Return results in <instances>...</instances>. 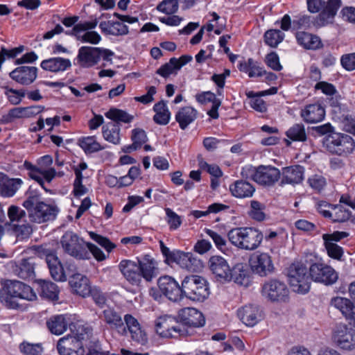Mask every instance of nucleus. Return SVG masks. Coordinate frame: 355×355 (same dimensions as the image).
<instances>
[{
    "instance_id": "1",
    "label": "nucleus",
    "mask_w": 355,
    "mask_h": 355,
    "mask_svg": "<svg viewBox=\"0 0 355 355\" xmlns=\"http://www.w3.org/2000/svg\"><path fill=\"white\" fill-rule=\"evenodd\" d=\"M22 205L27 210L30 220L37 223L53 220L59 212L55 205L40 201L39 195L31 191L26 193V199Z\"/></svg>"
},
{
    "instance_id": "2",
    "label": "nucleus",
    "mask_w": 355,
    "mask_h": 355,
    "mask_svg": "<svg viewBox=\"0 0 355 355\" xmlns=\"http://www.w3.org/2000/svg\"><path fill=\"white\" fill-rule=\"evenodd\" d=\"M227 237L230 242L237 248L253 251L261 245L263 235L254 227H241L230 230Z\"/></svg>"
},
{
    "instance_id": "3",
    "label": "nucleus",
    "mask_w": 355,
    "mask_h": 355,
    "mask_svg": "<svg viewBox=\"0 0 355 355\" xmlns=\"http://www.w3.org/2000/svg\"><path fill=\"white\" fill-rule=\"evenodd\" d=\"M15 298L32 301L36 299V294L31 286L16 280H6L0 289V300L10 309H16L18 304Z\"/></svg>"
},
{
    "instance_id": "4",
    "label": "nucleus",
    "mask_w": 355,
    "mask_h": 355,
    "mask_svg": "<svg viewBox=\"0 0 355 355\" xmlns=\"http://www.w3.org/2000/svg\"><path fill=\"white\" fill-rule=\"evenodd\" d=\"M113 55L114 53L107 49L83 46L78 51L76 60L78 66L83 68L93 67L103 60L101 67H105L112 63Z\"/></svg>"
},
{
    "instance_id": "5",
    "label": "nucleus",
    "mask_w": 355,
    "mask_h": 355,
    "mask_svg": "<svg viewBox=\"0 0 355 355\" xmlns=\"http://www.w3.org/2000/svg\"><path fill=\"white\" fill-rule=\"evenodd\" d=\"M323 146L332 155L347 157L355 150V141L349 135L331 132L325 136Z\"/></svg>"
},
{
    "instance_id": "6",
    "label": "nucleus",
    "mask_w": 355,
    "mask_h": 355,
    "mask_svg": "<svg viewBox=\"0 0 355 355\" xmlns=\"http://www.w3.org/2000/svg\"><path fill=\"white\" fill-rule=\"evenodd\" d=\"M182 300L187 297L192 301L202 302L209 295L207 280L199 275H189L182 282Z\"/></svg>"
},
{
    "instance_id": "7",
    "label": "nucleus",
    "mask_w": 355,
    "mask_h": 355,
    "mask_svg": "<svg viewBox=\"0 0 355 355\" xmlns=\"http://www.w3.org/2000/svg\"><path fill=\"white\" fill-rule=\"evenodd\" d=\"M308 10L311 13L322 11L317 16L318 26H324L331 21L340 7V0H328L327 3L324 0H306Z\"/></svg>"
},
{
    "instance_id": "8",
    "label": "nucleus",
    "mask_w": 355,
    "mask_h": 355,
    "mask_svg": "<svg viewBox=\"0 0 355 355\" xmlns=\"http://www.w3.org/2000/svg\"><path fill=\"white\" fill-rule=\"evenodd\" d=\"M156 333L162 338H175L184 336L187 331L175 317L170 315H161L155 321Z\"/></svg>"
},
{
    "instance_id": "9",
    "label": "nucleus",
    "mask_w": 355,
    "mask_h": 355,
    "mask_svg": "<svg viewBox=\"0 0 355 355\" xmlns=\"http://www.w3.org/2000/svg\"><path fill=\"white\" fill-rule=\"evenodd\" d=\"M288 277L294 292L304 294L309 291L310 275H307V269L302 263L291 264L288 269Z\"/></svg>"
},
{
    "instance_id": "10",
    "label": "nucleus",
    "mask_w": 355,
    "mask_h": 355,
    "mask_svg": "<svg viewBox=\"0 0 355 355\" xmlns=\"http://www.w3.org/2000/svg\"><path fill=\"white\" fill-rule=\"evenodd\" d=\"M261 294L272 302H287L289 300V290L284 282L272 279L262 286Z\"/></svg>"
},
{
    "instance_id": "11",
    "label": "nucleus",
    "mask_w": 355,
    "mask_h": 355,
    "mask_svg": "<svg viewBox=\"0 0 355 355\" xmlns=\"http://www.w3.org/2000/svg\"><path fill=\"white\" fill-rule=\"evenodd\" d=\"M250 178L260 185L273 186L281 178V171L273 166L260 165L249 169Z\"/></svg>"
},
{
    "instance_id": "12",
    "label": "nucleus",
    "mask_w": 355,
    "mask_h": 355,
    "mask_svg": "<svg viewBox=\"0 0 355 355\" xmlns=\"http://www.w3.org/2000/svg\"><path fill=\"white\" fill-rule=\"evenodd\" d=\"M62 247L64 252L77 259H89V253L83 241L72 232H67L61 238Z\"/></svg>"
},
{
    "instance_id": "13",
    "label": "nucleus",
    "mask_w": 355,
    "mask_h": 355,
    "mask_svg": "<svg viewBox=\"0 0 355 355\" xmlns=\"http://www.w3.org/2000/svg\"><path fill=\"white\" fill-rule=\"evenodd\" d=\"M159 291L168 300L180 302L182 300V288L178 282L171 276L162 275L157 279Z\"/></svg>"
},
{
    "instance_id": "14",
    "label": "nucleus",
    "mask_w": 355,
    "mask_h": 355,
    "mask_svg": "<svg viewBox=\"0 0 355 355\" xmlns=\"http://www.w3.org/2000/svg\"><path fill=\"white\" fill-rule=\"evenodd\" d=\"M208 265L216 281L225 284L232 279V270L226 259L223 257L211 256L209 259Z\"/></svg>"
},
{
    "instance_id": "15",
    "label": "nucleus",
    "mask_w": 355,
    "mask_h": 355,
    "mask_svg": "<svg viewBox=\"0 0 355 355\" xmlns=\"http://www.w3.org/2000/svg\"><path fill=\"white\" fill-rule=\"evenodd\" d=\"M309 275L313 281L325 285L334 284L338 278V273L332 267L322 263L311 264L309 268Z\"/></svg>"
},
{
    "instance_id": "16",
    "label": "nucleus",
    "mask_w": 355,
    "mask_h": 355,
    "mask_svg": "<svg viewBox=\"0 0 355 355\" xmlns=\"http://www.w3.org/2000/svg\"><path fill=\"white\" fill-rule=\"evenodd\" d=\"M332 339L338 347L352 349L355 347V330L346 324H339L334 331Z\"/></svg>"
},
{
    "instance_id": "17",
    "label": "nucleus",
    "mask_w": 355,
    "mask_h": 355,
    "mask_svg": "<svg viewBox=\"0 0 355 355\" xmlns=\"http://www.w3.org/2000/svg\"><path fill=\"white\" fill-rule=\"evenodd\" d=\"M60 355H84V344L81 340L68 335L61 338L57 344Z\"/></svg>"
},
{
    "instance_id": "18",
    "label": "nucleus",
    "mask_w": 355,
    "mask_h": 355,
    "mask_svg": "<svg viewBox=\"0 0 355 355\" xmlns=\"http://www.w3.org/2000/svg\"><path fill=\"white\" fill-rule=\"evenodd\" d=\"M118 266L123 277L130 284L137 286L141 285L142 277L137 261L123 259L120 261Z\"/></svg>"
},
{
    "instance_id": "19",
    "label": "nucleus",
    "mask_w": 355,
    "mask_h": 355,
    "mask_svg": "<svg viewBox=\"0 0 355 355\" xmlns=\"http://www.w3.org/2000/svg\"><path fill=\"white\" fill-rule=\"evenodd\" d=\"M252 271L260 276H266L274 270L271 257L266 252L253 254L250 259Z\"/></svg>"
},
{
    "instance_id": "20",
    "label": "nucleus",
    "mask_w": 355,
    "mask_h": 355,
    "mask_svg": "<svg viewBox=\"0 0 355 355\" xmlns=\"http://www.w3.org/2000/svg\"><path fill=\"white\" fill-rule=\"evenodd\" d=\"M137 264L139 267L140 273L146 282H150L158 272V263L150 254H144L137 257Z\"/></svg>"
},
{
    "instance_id": "21",
    "label": "nucleus",
    "mask_w": 355,
    "mask_h": 355,
    "mask_svg": "<svg viewBox=\"0 0 355 355\" xmlns=\"http://www.w3.org/2000/svg\"><path fill=\"white\" fill-rule=\"evenodd\" d=\"M9 76L19 84L28 85L33 83L37 76V68L30 66H20L13 69Z\"/></svg>"
},
{
    "instance_id": "22",
    "label": "nucleus",
    "mask_w": 355,
    "mask_h": 355,
    "mask_svg": "<svg viewBox=\"0 0 355 355\" xmlns=\"http://www.w3.org/2000/svg\"><path fill=\"white\" fill-rule=\"evenodd\" d=\"M178 318L182 324L191 327H200L205 323L203 314L193 307L180 309L178 312Z\"/></svg>"
},
{
    "instance_id": "23",
    "label": "nucleus",
    "mask_w": 355,
    "mask_h": 355,
    "mask_svg": "<svg viewBox=\"0 0 355 355\" xmlns=\"http://www.w3.org/2000/svg\"><path fill=\"white\" fill-rule=\"evenodd\" d=\"M281 171V184H300L304 178V168L300 165L284 167Z\"/></svg>"
},
{
    "instance_id": "24",
    "label": "nucleus",
    "mask_w": 355,
    "mask_h": 355,
    "mask_svg": "<svg viewBox=\"0 0 355 355\" xmlns=\"http://www.w3.org/2000/svg\"><path fill=\"white\" fill-rule=\"evenodd\" d=\"M159 246L167 264L177 263L182 268L189 267L190 262L189 254L181 251H171L162 241L159 242Z\"/></svg>"
},
{
    "instance_id": "25",
    "label": "nucleus",
    "mask_w": 355,
    "mask_h": 355,
    "mask_svg": "<svg viewBox=\"0 0 355 355\" xmlns=\"http://www.w3.org/2000/svg\"><path fill=\"white\" fill-rule=\"evenodd\" d=\"M100 318L105 322L109 329H114L121 334H126L121 315L114 309L107 308L103 310Z\"/></svg>"
},
{
    "instance_id": "26",
    "label": "nucleus",
    "mask_w": 355,
    "mask_h": 355,
    "mask_svg": "<svg viewBox=\"0 0 355 355\" xmlns=\"http://www.w3.org/2000/svg\"><path fill=\"white\" fill-rule=\"evenodd\" d=\"M239 320L248 327H253L261 320V312L258 306L253 304H246L236 311Z\"/></svg>"
},
{
    "instance_id": "27",
    "label": "nucleus",
    "mask_w": 355,
    "mask_h": 355,
    "mask_svg": "<svg viewBox=\"0 0 355 355\" xmlns=\"http://www.w3.org/2000/svg\"><path fill=\"white\" fill-rule=\"evenodd\" d=\"M40 67L44 71L59 73L69 69L71 62L68 58L53 57L42 60Z\"/></svg>"
},
{
    "instance_id": "28",
    "label": "nucleus",
    "mask_w": 355,
    "mask_h": 355,
    "mask_svg": "<svg viewBox=\"0 0 355 355\" xmlns=\"http://www.w3.org/2000/svg\"><path fill=\"white\" fill-rule=\"evenodd\" d=\"M300 115L307 123H316L324 119L325 110L320 103H315L307 105L302 110Z\"/></svg>"
},
{
    "instance_id": "29",
    "label": "nucleus",
    "mask_w": 355,
    "mask_h": 355,
    "mask_svg": "<svg viewBox=\"0 0 355 355\" xmlns=\"http://www.w3.org/2000/svg\"><path fill=\"white\" fill-rule=\"evenodd\" d=\"M69 284L73 293L83 297L89 296L91 286L89 279L85 275L77 273L72 275L69 280Z\"/></svg>"
},
{
    "instance_id": "30",
    "label": "nucleus",
    "mask_w": 355,
    "mask_h": 355,
    "mask_svg": "<svg viewBox=\"0 0 355 355\" xmlns=\"http://www.w3.org/2000/svg\"><path fill=\"white\" fill-rule=\"evenodd\" d=\"M125 323L126 333L128 331L132 339L137 343H143L146 340V334L141 328L137 319L130 314H126L124 316Z\"/></svg>"
},
{
    "instance_id": "31",
    "label": "nucleus",
    "mask_w": 355,
    "mask_h": 355,
    "mask_svg": "<svg viewBox=\"0 0 355 355\" xmlns=\"http://www.w3.org/2000/svg\"><path fill=\"white\" fill-rule=\"evenodd\" d=\"M229 190L232 196L243 199L251 198L255 191V188L252 184L246 180H238L230 184Z\"/></svg>"
},
{
    "instance_id": "32",
    "label": "nucleus",
    "mask_w": 355,
    "mask_h": 355,
    "mask_svg": "<svg viewBox=\"0 0 355 355\" xmlns=\"http://www.w3.org/2000/svg\"><path fill=\"white\" fill-rule=\"evenodd\" d=\"M295 36L297 44L305 49L318 50L323 47L321 39L316 35L305 31H297Z\"/></svg>"
},
{
    "instance_id": "33",
    "label": "nucleus",
    "mask_w": 355,
    "mask_h": 355,
    "mask_svg": "<svg viewBox=\"0 0 355 355\" xmlns=\"http://www.w3.org/2000/svg\"><path fill=\"white\" fill-rule=\"evenodd\" d=\"M24 182L21 178H0V195L3 198H11L21 187Z\"/></svg>"
},
{
    "instance_id": "34",
    "label": "nucleus",
    "mask_w": 355,
    "mask_h": 355,
    "mask_svg": "<svg viewBox=\"0 0 355 355\" xmlns=\"http://www.w3.org/2000/svg\"><path fill=\"white\" fill-rule=\"evenodd\" d=\"M198 111L191 106H185L180 108L175 114V120L179 123L180 128L184 130L197 118Z\"/></svg>"
},
{
    "instance_id": "35",
    "label": "nucleus",
    "mask_w": 355,
    "mask_h": 355,
    "mask_svg": "<svg viewBox=\"0 0 355 355\" xmlns=\"http://www.w3.org/2000/svg\"><path fill=\"white\" fill-rule=\"evenodd\" d=\"M68 317L67 315H54L46 321L49 330L55 335H61L67 329Z\"/></svg>"
},
{
    "instance_id": "36",
    "label": "nucleus",
    "mask_w": 355,
    "mask_h": 355,
    "mask_svg": "<svg viewBox=\"0 0 355 355\" xmlns=\"http://www.w3.org/2000/svg\"><path fill=\"white\" fill-rule=\"evenodd\" d=\"M99 28L106 35L119 36L128 33V27L121 21H101Z\"/></svg>"
},
{
    "instance_id": "37",
    "label": "nucleus",
    "mask_w": 355,
    "mask_h": 355,
    "mask_svg": "<svg viewBox=\"0 0 355 355\" xmlns=\"http://www.w3.org/2000/svg\"><path fill=\"white\" fill-rule=\"evenodd\" d=\"M77 144L86 155H91L105 148L101 144L95 136L82 137L78 139Z\"/></svg>"
},
{
    "instance_id": "38",
    "label": "nucleus",
    "mask_w": 355,
    "mask_h": 355,
    "mask_svg": "<svg viewBox=\"0 0 355 355\" xmlns=\"http://www.w3.org/2000/svg\"><path fill=\"white\" fill-rule=\"evenodd\" d=\"M34 263L29 259H24L13 267V272L19 278L31 280L35 277Z\"/></svg>"
},
{
    "instance_id": "39",
    "label": "nucleus",
    "mask_w": 355,
    "mask_h": 355,
    "mask_svg": "<svg viewBox=\"0 0 355 355\" xmlns=\"http://www.w3.org/2000/svg\"><path fill=\"white\" fill-rule=\"evenodd\" d=\"M153 110L155 113L153 116V121L155 123L165 125L169 123L171 112L168 110L166 101L162 100L156 103Z\"/></svg>"
},
{
    "instance_id": "40",
    "label": "nucleus",
    "mask_w": 355,
    "mask_h": 355,
    "mask_svg": "<svg viewBox=\"0 0 355 355\" xmlns=\"http://www.w3.org/2000/svg\"><path fill=\"white\" fill-rule=\"evenodd\" d=\"M240 71L245 73L250 78L261 77L265 73L263 67L259 66L252 58L241 62L238 66Z\"/></svg>"
},
{
    "instance_id": "41",
    "label": "nucleus",
    "mask_w": 355,
    "mask_h": 355,
    "mask_svg": "<svg viewBox=\"0 0 355 355\" xmlns=\"http://www.w3.org/2000/svg\"><path fill=\"white\" fill-rule=\"evenodd\" d=\"M120 126L114 122H109L102 127L103 137L107 141L117 145L120 143Z\"/></svg>"
},
{
    "instance_id": "42",
    "label": "nucleus",
    "mask_w": 355,
    "mask_h": 355,
    "mask_svg": "<svg viewBox=\"0 0 355 355\" xmlns=\"http://www.w3.org/2000/svg\"><path fill=\"white\" fill-rule=\"evenodd\" d=\"M331 304L338 309L347 320L355 311L354 303L349 299L342 297H336L331 300Z\"/></svg>"
},
{
    "instance_id": "43",
    "label": "nucleus",
    "mask_w": 355,
    "mask_h": 355,
    "mask_svg": "<svg viewBox=\"0 0 355 355\" xmlns=\"http://www.w3.org/2000/svg\"><path fill=\"white\" fill-rule=\"evenodd\" d=\"M131 140L132 144L131 145L125 146L124 149L126 152L136 150L141 148V146L148 141V137L146 132L141 128H135L131 132Z\"/></svg>"
},
{
    "instance_id": "44",
    "label": "nucleus",
    "mask_w": 355,
    "mask_h": 355,
    "mask_svg": "<svg viewBox=\"0 0 355 355\" xmlns=\"http://www.w3.org/2000/svg\"><path fill=\"white\" fill-rule=\"evenodd\" d=\"M49 269L50 274L55 281L64 282L66 280V276L62 266L58 257H50L49 261L46 262Z\"/></svg>"
},
{
    "instance_id": "45",
    "label": "nucleus",
    "mask_w": 355,
    "mask_h": 355,
    "mask_svg": "<svg viewBox=\"0 0 355 355\" xmlns=\"http://www.w3.org/2000/svg\"><path fill=\"white\" fill-rule=\"evenodd\" d=\"M37 284L40 286L42 296L52 300L58 298L59 291L55 284L42 279L37 280Z\"/></svg>"
},
{
    "instance_id": "46",
    "label": "nucleus",
    "mask_w": 355,
    "mask_h": 355,
    "mask_svg": "<svg viewBox=\"0 0 355 355\" xmlns=\"http://www.w3.org/2000/svg\"><path fill=\"white\" fill-rule=\"evenodd\" d=\"M245 96L249 100L250 106L254 110L259 112H265L267 110V104L261 98L262 95L260 92H255L254 91H246Z\"/></svg>"
},
{
    "instance_id": "47",
    "label": "nucleus",
    "mask_w": 355,
    "mask_h": 355,
    "mask_svg": "<svg viewBox=\"0 0 355 355\" xmlns=\"http://www.w3.org/2000/svg\"><path fill=\"white\" fill-rule=\"evenodd\" d=\"M351 217L350 211L341 205L332 206L330 219L333 222L343 223L347 221Z\"/></svg>"
},
{
    "instance_id": "48",
    "label": "nucleus",
    "mask_w": 355,
    "mask_h": 355,
    "mask_svg": "<svg viewBox=\"0 0 355 355\" xmlns=\"http://www.w3.org/2000/svg\"><path fill=\"white\" fill-rule=\"evenodd\" d=\"M263 37L268 46L276 48L284 40L285 34L278 29H270L265 33Z\"/></svg>"
},
{
    "instance_id": "49",
    "label": "nucleus",
    "mask_w": 355,
    "mask_h": 355,
    "mask_svg": "<svg viewBox=\"0 0 355 355\" xmlns=\"http://www.w3.org/2000/svg\"><path fill=\"white\" fill-rule=\"evenodd\" d=\"M286 135L294 141H305L306 134L304 125L302 123H295L288 129Z\"/></svg>"
},
{
    "instance_id": "50",
    "label": "nucleus",
    "mask_w": 355,
    "mask_h": 355,
    "mask_svg": "<svg viewBox=\"0 0 355 355\" xmlns=\"http://www.w3.org/2000/svg\"><path fill=\"white\" fill-rule=\"evenodd\" d=\"M105 117L118 124L119 122L130 123L133 117L126 112L117 108H111L105 113Z\"/></svg>"
},
{
    "instance_id": "51",
    "label": "nucleus",
    "mask_w": 355,
    "mask_h": 355,
    "mask_svg": "<svg viewBox=\"0 0 355 355\" xmlns=\"http://www.w3.org/2000/svg\"><path fill=\"white\" fill-rule=\"evenodd\" d=\"M69 329L73 332V338H76L83 343L84 340H87L92 334V329L89 327H86L79 324H69Z\"/></svg>"
},
{
    "instance_id": "52",
    "label": "nucleus",
    "mask_w": 355,
    "mask_h": 355,
    "mask_svg": "<svg viewBox=\"0 0 355 355\" xmlns=\"http://www.w3.org/2000/svg\"><path fill=\"white\" fill-rule=\"evenodd\" d=\"M24 168L28 171V176L37 182L45 191L48 189L45 187L46 180L40 173V171L31 162L25 160L23 164Z\"/></svg>"
},
{
    "instance_id": "53",
    "label": "nucleus",
    "mask_w": 355,
    "mask_h": 355,
    "mask_svg": "<svg viewBox=\"0 0 355 355\" xmlns=\"http://www.w3.org/2000/svg\"><path fill=\"white\" fill-rule=\"evenodd\" d=\"M4 94L10 104L17 105H19L26 96V89H15L6 87L4 88Z\"/></svg>"
},
{
    "instance_id": "54",
    "label": "nucleus",
    "mask_w": 355,
    "mask_h": 355,
    "mask_svg": "<svg viewBox=\"0 0 355 355\" xmlns=\"http://www.w3.org/2000/svg\"><path fill=\"white\" fill-rule=\"evenodd\" d=\"M29 251L40 258H45L46 262L49 261L50 257H55L54 250L50 247L49 244H42L40 245H33L29 248Z\"/></svg>"
},
{
    "instance_id": "55",
    "label": "nucleus",
    "mask_w": 355,
    "mask_h": 355,
    "mask_svg": "<svg viewBox=\"0 0 355 355\" xmlns=\"http://www.w3.org/2000/svg\"><path fill=\"white\" fill-rule=\"evenodd\" d=\"M311 17L307 15H299L293 20L292 31L297 32L299 30H307L311 26Z\"/></svg>"
},
{
    "instance_id": "56",
    "label": "nucleus",
    "mask_w": 355,
    "mask_h": 355,
    "mask_svg": "<svg viewBox=\"0 0 355 355\" xmlns=\"http://www.w3.org/2000/svg\"><path fill=\"white\" fill-rule=\"evenodd\" d=\"M83 175H80L79 172L76 173V176L73 182L72 193L76 198H80L81 196L88 193L89 189L83 184Z\"/></svg>"
},
{
    "instance_id": "57",
    "label": "nucleus",
    "mask_w": 355,
    "mask_h": 355,
    "mask_svg": "<svg viewBox=\"0 0 355 355\" xmlns=\"http://www.w3.org/2000/svg\"><path fill=\"white\" fill-rule=\"evenodd\" d=\"M264 207V205L260 202L252 200L249 216L255 220L263 221L266 218L265 213L263 212Z\"/></svg>"
},
{
    "instance_id": "58",
    "label": "nucleus",
    "mask_w": 355,
    "mask_h": 355,
    "mask_svg": "<svg viewBox=\"0 0 355 355\" xmlns=\"http://www.w3.org/2000/svg\"><path fill=\"white\" fill-rule=\"evenodd\" d=\"M176 62L177 60L175 58H171L168 62L162 65L156 71V73L164 78H168L171 75L176 74L178 71L176 69Z\"/></svg>"
},
{
    "instance_id": "59",
    "label": "nucleus",
    "mask_w": 355,
    "mask_h": 355,
    "mask_svg": "<svg viewBox=\"0 0 355 355\" xmlns=\"http://www.w3.org/2000/svg\"><path fill=\"white\" fill-rule=\"evenodd\" d=\"M307 183L313 191L320 193L326 187L327 180L322 175L315 174L308 178Z\"/></svg>"
},
{
    "instance_id": "60",
    "label": "nucleus",
    "mask_w": 355,
    "mask_h": 355,
    "mask_svg": "<svg viewBox=\"0 0 355 355\" xmlns=\"http://www.w3.org/2000/svg\"><path fill=\"white\" fill-rule=\"evenodd\" d=\"M179 8L178 0H163L157 6V10L166 15L175 13Z\"/></svg>"
},
{
    "instance_id": "61",
    "label": "nucleus",
    "mask_w": 355,
    "mask_h": 355,
    "mask_svg": "<svg viewBox=\"0 0 355 355\" xmlns=\"http://www.w3.org/2000/svg\"><path fill=\"white\" fill-rule=\"evenodd\" d=\"M166 215V222L171 230H178L182 225L181 217L173 211L171 208H165Z\"/></svg>"
},
{
    "instance_id": "62",
    "label": "nucleus",
    "mask_w": 355,
    "mask_h": 355,
    "mask_svg": "<svg viewBox=\"0 0 355 355\" xmlns=\"http://www.w3.org/2000/svg\"><path fill=\"white\" fill-rule=\"evenodd\" d=\"M19 350L24 355H41L43 348L40 344L23 342L19 345Z\"/></svg>"
},
{
    "instance_id": "63",
    "label": "nucleus",
    "mask_w": 355,
    "mask_h": 355,
    "mask_svg": "<svg viewBox=\"0 0 355 355\" xmlns=\"http://www.w3.org/2000/svg\"><path fill=\"white\" fill-rule=\"evenodd\" d=\"M98 24L97 19H94V20L89 21H83L80 22L74 25L72 28V35H75L76 37L78 35H81L82 32L90 31L89 30H92L96 27Z\"/></svg>"
},
{
    "instance_id": "64",
    "label": "nucleus",
    "mask_w": 355,
    "mask_h": 355,
    "mask_svg": "<svg viewBox=\"0 0 355 355\" xmlns=\"http://www.w3.org/2000/svg\"><path fill=\"white\" fill-rule=\"evenodd\" d=\"M26 216V211L18 206L11 205L8 209V217L11 223L24 220Z\"/></svg>"
}]
</instances>
